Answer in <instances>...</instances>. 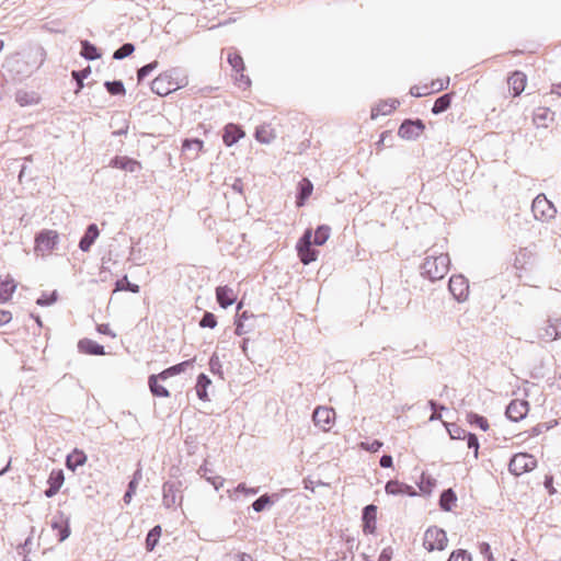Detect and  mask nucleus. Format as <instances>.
<instances>
[{
  "mask_svg": "<svg viewBox=\"0 0 561 561\" xmlns=\"http://www.w3.org/2000/svg\"><path fill=\"white\" fill-rule=\"evenodd\" d=\"M216 325H217V319H216L215 314L206 311L199 321V327L214 329Z\"/></svg>",
  "mask_w": 561,
  "mask_h": 561,
  "instance_id": "nucleus-49",
  "label": "nucleus"
},
{
  "mask_svg": "<svg viewBox=\"0 0 561 561\" xmlns=\"http://www.w3.org/2000/svg\"><path fill=\"white\" fill-rule=\"evenodd\" d=\"M243 136H244V133L242 131V129L239 126H237L234 124H228L225 127V133H224L222 139L227 146H232Z\"/></svg>",
  "mask_w": 561,
  "mask_h": 561,
  "instance_id": "nucleus-22",
  "label": "nucleus"
},
{
  "mask_svg": "<svg viewBox=\"0 0 561 561\" xmlns=\"http://www.w3.org/2000/svg\"><path fill=\"white\" fill-rule=\"evenodd\" d=\"M141 479H142V472H141V469H140V468H138V469L134 472L133 478H131V480L129 481L127 489L133 490V491H135V492H136V489H137V486H138L139 482L141 481Z\"/></svg>",
  "mask_w": 561,
  "mask_h": 561,
  "instance_id": "nucleus-56",
  "label": "nucleus"
},
{
  "mask_svg": "<svg viewBox=\"0 0 561 561\" xmlns=\"http://www.w3.org/2000/svg\"><path fill=\"white\" fill-rule=\"evenodd\" d=\"M379 463L382 468H390L393 463L392 457L390 455H383L381 456Z\"/></svg>",
  "mask_w": 561,
  "mask_h": 561,
  "instance_id": "nucleus-64",
  "label": "nucleus"
},
{
  "mask_svg": "<svg viewBox=\"0 0 561 561\" xmlns=\"http://www.w3.org/2000/svg\"><path fill=\"white\" fill-rule=\"evenodd\" d=\"M549 115V110L548 108H545V107H539L536 113H535V117H534V121L537 123V124H540V125H545L543 124V121L547 119Z\"/></svg>",
  "mask_w": 561,
  "mask_h": 561,
  "instance_id": "nucleus-57",
  "label": "nucleus"
},
{
  "mask_svg": "<svg viewBox=\"0 0 561 561\" xmlns=\"http://www.w3.org/2000/svg\"><path fill=\"white\" fill-rule=\"evenodd\" d=\"M59 241V234L56 230L45 229L35 237V251L45 254L53 251Z\"/></svg>",
  "mask_w": 561,
  "mask_h": 561,
  "instance_id": "nucleus-6",
  "label": "nucleus"
},
{
  "mask_svg": "<svg viewBox=\"0 0 561 561\" xmlns=\"http://www.w3.org/2000/svg\"><path fill=\"white\" fill-rule=\"evenodd\" d=\"M87 461V455L79 449H75L66 458V466L69 470L75 471L78 467L83 466Z\"/></svg>",
  "mask_w": 561,
  "mask_h": 561,
  "instance_id": "nucleus-24",
  "label": "nucleus"
},
{
  "mask_svg": "<svg viewBox=\"0 0 561 561\" xmlns=\"http://www.w3.org/2000/svg\"><path fill=\"white\" fill-rule=\"evenodd\" d=\"M313 190L312 183L308 179H302L298 185L297 206H302L305 201L311 195Z\"/></svg>",
  "mask_w": 561,
  "mask_h": 561,
  "instance_id": "nucleus-25",
  "label": "nucleus"
},
{
  "mask_svg": "<svg viewBox=\"0 0 561 561\" xmlns=\"http://www.w3.org/2000/svg\"><path fill=\"white\" fill-rule=\"evenodd\" d=\"M211 383V380L205 374H199L196 382L197 397L203 400H208L207 387Z\"/></svg>",
  "mask_w": 561,
  "mask_h": 561,
  "instance_id": "nucleus-28",
  "label": "nucleus"
},
{
  "mask_svg": "<svg viewBox=\"0 0 561 561\" xmlns=\"http://www.w3.org/2000/svg\"><path fill=\"white\" fill-rule=\"evenodd\" d=\"M253 329V324L252 323H247L242 320H237L236 321V334L237 335H243V334H247L249 333L251 330Z\"/></svg>",
  "mask_w": 561,
  "mask_h": 561,
  "instance_id": "nucleus-53",
  "label": "nucleus"
},
{
  "mask_svg": "<svg viewBox=\"0 0 561 561\" xmlns=\"http://www.w3.org/2000/svg\"><path fill=\"white\" fill-rule=\"evenodd\" d=\"M80 353L89 355H104V346L90 339H82L78 342Z\"/></svg>",
  "mask_w": 561,
  "mask_h": 561,
  "instance_id": "nucleus-20",
  "label": "nucleus"
},
{
  "mask_svg": "<svg viewBox=\"0 0 561 561\" xmlns=\"http://www.w3.org/2000/svg\"><path fill=\"white\" fill-rule=\"evenodd\" d=\"M272 504H273L272 496H270L268 494H263L252 503V508L256 513H261Z\"/></svg>",
  "mask_w": 561,
  "mask_h": 561,
  "instance_id": "nucleus-41",
  "label": "nucleus"
},
{
  "mask_svg": "<svg viewBox=\"0 0 561 561\" xmlns=\"http://www.w3.org/2000/svg\"><path fill=\"white\" fill-rule=\"evenodd\" d=\"M449 291L458 301L467 299L469 294V283L462 275H454L449 279Z\"/></svg>",
  "mask_w": 561,
  "mask_h": 561,
  "instance_id": "nucleus-10",
  "label": "nucleus"
},
{
  "mask_svg": "<svg viewBox=\"0 0 561 561\" xmlns=\"http://www.w3.org/2000/svg\"><path fill=\"white\" fill-rule=\"evenodd\" d=\"M16 286L12 279H0V302L8 301L14 293Z\"/></svg>",
  "mask_w": 561,
  "mask_h": 561,
  "instance_id": "nucleus-30",
  "label": "nucleus"
},
{
  "mask_svg": "<svg viewBox=\"0 0 561 561\" xmlns=\"http://www.w3.org/2000/svg\"><path fill=\"white\" fill-rule=\"evenodd\" d=\"M449 263L447 254L427 255L421 265V274L432 282L442 279L449 270Z\"/></svg>",
  "mask_w": 561,
  "mask_h": 561,
  "instance_id": "nucleus-2",
  "label": "nucleus"
},
{
  "mask_svg": "<svg viewBox=\"0 0 561 561\" xmlns=\"http://www.w3.org/2000/svg\"><path fill=\"white\" fill-rule=\"evenodd\" d=\"M467 421L471 425H476V426L480 427L482 431H488V428H489L488 420L484 416L479 415L477 413H473V412L467 413Z\"/></svg>",
  "mask_w": 561,
  "mask_h": 561,
  "instance_id": "nucleus-38",
  "label": "nucleus"
},
{
  "mask_svg": "<svg viewBox=\"0 0 561 561\" xmlns=\"http://www.w3.org/2000/svg\"><path fill=\"white\" fill-rule=\"evenodd\" d=\"M91 73V68L87 67L83 70H73L72 71V78L77 82V90L76 93H79V91L83 88V80Z\"/></svg>",
  "mask_w": 561,
  "mask_h": 561,
  "instance_id": "nucleus-45",
  "label": "nucleus"
},
{
  "mask_svg": "<svg viewBox=\"0 0 561 561\" xmlns=\"http://www.w3.org/2000/svg\"><path fill=\"white\" fill-rule=\"evenodd\" d=\"M12 319V314L10 311L0 309V327L9 323Z\"/></svg>",
  "mask_w": 561,
  "mask_h": 561,
  "instance_id": "nucleus-61",
  "label": "nucleus"
},
{
  "mask_svg": "<svg viewBox=\"0 0 561 561\" xmlns=\"http://www.w3.org/2000/svg\"><path fill=\"white\" fill-rule=\"evenodd\" d=\"M561 336V319H548L542 328L538 330V337L550 342Z\"/></svg>",
  "mask_w": 561,
  "mask_h": 561,
  "instance_id": "nucleus-11",
  "label": "nucleus"
},
{
  "mask_svg": "<svg viewBox=\"0 0 561 561\" xmlns=\"http://www.w3.org/2000/svg\"><path fill=\"white\" fill-rule=\"evenodd\" d=\"M425 125L421 119H405L398 129V135L402 139L415 140L424 131Z\"/></svg>",
  "mask_w": 561,
  "mask_h": 561,
  "instance_id": "nucleus-8",
  "label": "nucleus"
},
{
  "mask_svg": "<svg viewBox=\"0 0 561 561\" xmlns=\"http://www.w3.org/2000/svg\"><path fill=\"white\" fill-rule=\"evenodd\" d=\"M216 299L221 308H228L236 301L237 297L232 288L228 286H219L216 288Z\"/></svg>",
  "mask_w": 561,
  "mask_h": 561,
  "instance_id": "nucleus-19",
  "label": "nucleus"
},
{
  "mask_svg": "<svg viewBox=\"0 0 561 561\" xmlns=\"http://www.w3.org/2000/svg\"><path fill=\"white\" fill-rule=\"evenodd\" d=\"M376 514H377V506L374 504H369L364 507L363 510V531L365 534H374L376 530Z\"/></svg>",
  "mask_w": 561,
  "mask_h": 561,
  "instance_id": "nucleus-15",
  "label": "nucleus"
},
{
  "mask_svg": "<svg viewBox=\"0 0 561 561\" xmlns=\"http://www.w3.org/2000/svg\"><path fill=\"white\" fill-rule=\"evenodd\" d=\"M446 430L451 439H465L468 432L455 423H446Z\"/></svg>",
  "mask_w": 561,
  "mask_h": 561,
  "instance_id": "nucleus-37",
  "label": "nucleus"
},
{
  "mask_svg": "<svg viewBox=\"0 0 561 561\" xmlns=\"http://www.w3.org/2000/svg\"><path fill=\"white\" fill-rule=\"evenodd\" d=\"M159 379H160L159 375L149 376L148 385H149L151 393L156 397H161V398L170 397L169 390L158 382Z\"/></svg>",
  "mask_w": 561,
  "mask_h": 561,
  "instance_id": "nucleus-26",
  "label": "nucleus"
},
{
  "mask_svg": "<svg viewBox=\"0 0 561 561\" xmlns=\"http://www.w3.org/2000/svg\"><path fill=\"white\" fill-rule=\"evenodd\" d=\"M193 362H194V359L184 360L180 364H176L174 366H171V367L164 369L163 371H161L159 374L160 380L163 381V380L168 379L169 377L184 373L187 367H191L193 365Z\"/></svg>",
  "mask_w": 561,
  "mask_h": 561,
  "instance_id": "nucleus-23",
  "label": "nucleus"
},
{
  "mask_svg": "<svg viewBox=\"0 0 561 561\" xmlns=\"http://www.w3.org/2000/svg\"><path fill=\"white\" fill-rule=\"evenodd\" d=\"M451 103V96L450 94L446 93L437 98L434 102V105L432 107V113L437 115L445 111H447Z\"/></svg>",
  "mask_w": 561,
  "mask_h": 561,
  "instance_id": "nucleus-32",
  "label": "nucleus"
},
{
  "mask_svg": "<svg viewBox=\"0 0 561 561\" xmlns=\"http://www.w3.org/2000/svg\"><path fill=\"white\" fill-rule=\"evenodd\" d=\"M448 561H471V554L466 550L459 549L451 552Z\"/></svg>",
  "mask_w": 561,
  "mask_h": 561,
  "instance_id": "nucleus-52",
  "label": "nucleus"
},
{
  "mask_svg": "<svg viewBox=\"0 0 561 561\" xmlns=\"http://www.w3.org/2000/svg\"><path fill=\"white\" fill-rule=\"evenodd\" d=\"M300 261L309 264L317 260L318 251L311 248V230H306L297 244Z\"/></svg>",
  "mask_w": 561,
  "mask_h": 561,
  "instance_id": "nucleus-9",
  "label": "nucleus"
},
{
  "mask_svg": "<svg viewBox=\"0 0 561 561\" xmlns=\"http://www.w3.org/2000/svg\"><path fill=\"white\" fill-rule=\"evenodd\" d=\"M208 471L209 469L206 466H202L198 469V473L211 483L216 490H219L224 485L225 479L220 476L207 477Z\"/></svg>",
  "mask_w": 561,
  "mask_h": 561,
  "instance_id": "nucleus-39",
  "label": "nucleus"
},
{
  "mask_svg": "<svg viewBox=\"0 0 561 561\" xmlns=\"http://www.w3.org/2000/svg\"><path fill=\"white\" fill-rule=\"evenodd\" d=\"M135 50V46L131 43L123 44L118 49H116L113 54V58L116 60L124 59L130 56Z\"/></svg>",
  "mask_w": 561,
  "mask_h": 561,
  "instance_id": "nucleus-42",
  "label": "nucleus"
},
{
  "mask_svg": "<svg viewBox=\"0 0 561 561\" xmlns=\"http://www.w3.org/2000/svg\"><path fill=\"white\" fill-rule=\"evenodd\" d=\"M529 410V403L526 400H512L505 410L506 416L513 421L518 422L523 420Z\"/></svg>",
  "mask_w": 561,
  "mask_h": 561,
  "instance_id": "nucleus-13",
  "label": "nucleus"
},
{
  "mask_svg": "<svg viewBox=\"0 0 561 561\" xmlns=\"http://www.w3.org/2000/svg\"><path fill=\"white\" fill-rule=\"evenodd\" d=\"M335 416V412L332 408L318 407L312 414L313 422L317 426L327 431Z\"/></svg>",
  "mask_w": 561,
  "mask_h": 561,
  "instance_id": "nucleus-14",
  "label": "nucleus"
},
{
  "mask_svg": "<svg viewBox=\"0 0 561 561\" xmlns=\"http://www.w3.org/2000/svg\"><path fill=\"white\" fill-rule=\"evenodd\" d=\"M209 368L213 374H217L221 369V364L217 355H213L209 359Z\"/></svg>",
  "mask_w": 561,
  "mask_h": 561,
  "instance_id": "nucleus-58",
  "label": "nucleus"
},
{
  "mask_svg": "<svg viewBox=\"0 0 561 561\" xmlns=\"http://www.w3.org/2000/svg\"><path fill=\"white\" fill-rule=\"evenodd\" d=\"M234 491L242 492L245 495H254L259 492V488H247L244 483H239Z\"/></svg>",
  "mask_w": 561,
  "mask_h": 561,
  "instance_id": "nucleus-59",
  "label": "nucleus"
},
{
  "mask_svg": "<svg viewBox=\"0 0 561 561\" xmlns=\"http://www.w3.org/2000/svg\"><path fill=\"white\" fill-rule=\"evenodd\" d=\"M392 550L391 548H385L378 557L377 561H391Z\"/></svg>",
  "mask_w": 561,
  "mask_h": 561,
  "instance_id": "nucleus-62",
  "label": "nucleus"
},
{
  "mask_svg": "<svg viewBox=\"0 0 561 561\" xmlns=\"http://www.w3.org/2000/svg\"><path fill=\"white\" fill-rule=\"evenodd\" d=\"M104 87L112 95H124L126 92L125 87L121 80L106 81Z\"/></svg>",
  "mask_w": 561,
  "mask_h": 561,
  "instance_id": "nucleus-40",
  "label": "nucleus"
},
{
  "mask_svg": "<svg viewBox=\"0 0 561 561\" xmlns=\"http://www.w3.org/2000/svg\"><path fill=\"white\" fill-rule=\"evenodd\" d=\"M274 137L275 136L268 126H260L255 130V138L262 144H270Z\"/></svg>",
  "mask_w": 561,
  "mask_h": 561,
  "instance_id": "nucleus-35",
  "label": "nucleus"
},
{
  "mask_svg": "<svg viewBox=\"0 0 561 561\" xmlns=\"http://www.w3.org/2000/svg\"><path fill=\"white\" fill-rule=\"evenodd\" d=\"M111 165L128 172H137L140 169V163L128 157H115L111 161Z\"/></svg>",
  "mask_w": 561,
  "mask_h": 561,
  "instance_id": "nucleus-21",
  "label": "nucleus"
},
{
  "mask_svg": "<svg viewBox=\"0 0 561 561\" xmlns=\"http://www.w3.org/2000/svg\"><path fill=\"white\" fill-rule=\"evenodd\" d=\"M527 77L522 71H514L507 79L508 87L513 90L514 96L520 95L525 90Z\"/></svg>",
  "mask_w": 561,
  "mask_h": 561,
  "instance_id": "nucleus-18",
  "label": "nucleus"
},
{
  "mask_svg": "<svg viewBox=\"0 0 561 561\" xmlns=\"http://www.w3.org/2000/svg\"><path fill=\"white\" fill-rule=\"evenodd\" d=\"M57 299V293L53 291L51 294H45L43 293L41 297L36 300V304L38 306H50L53 305Z\"/></svg>",
  "mask_w": 561,
  "mask_h": 561,
  "instance_id": "nucleus-51",
  "label": "nucleus"
},
{
  "mask_svg": "<svg viewBox=\"0 0 561 561\" xmlns=\"http://www.w3.org/2000/svg\"><path fill=\"white\" fill-rule=\"evenodd\" d=\"M182 483L180 481H167L162 485V504L165 508H173L182 501Z\"/></svg>",
  "mask_w": 561,
  "mask_h": 561,
  "instance_id": "nucleus-5",
  "label": "nucleus"
},
{
  "mask_svg": "<svg viewBox=\"0 0 561 561\" xmlns=\"http://www.w3.org/2000/svg\"><path fill=\"white\" fill-rule=\"evenodd\" d=\"M100 236V230L95 224H90L82 238L79 241V249L83 252L90 251L92 244Z\"/></svg>",
  "mask_w": 561,
  "mask_h": 561,
  "instance_id": "nucleus-16",
  "label": "nucleus"
},
{
  "mask_svg": "<svg viewBox=\"0 0 561 561\" xmlns=\"http://www.w3.org/2000/svg\"><path fill=\"white\" fill-rule=\"evenodd\" d=\"M228 62L236 72H241L244 70L243 59L238 53H230L228 55Z\"/></svg>",
  "mask_w": 561,
  "mask_h": 561,
  "instance_id": "nucleus-46",
  "label": "nucleus"
},
{
  "mask_svg": "<svg viewBox=\"0 0 561 561\" xmlns=\"http://www.w3.org/2000/svg\"><path fill=\"white\" fill-rule=\"evenodd\" d=\"M446 531L436 526L426 529L423 539V546L427 551L444 550L447 546Z\"/></svg>",
  "mask_w": 561,
  "mask_h": 561,
  "instance_id": "nucleus-3",
  "label": "nucleus"
},
{
  "mask_svg": "<svg viewBox=\"0 0 561 561\" xmlns=\"http://www.w3.org/2000/svg\"><path fill=\"white\" fill-rule=\"evenodd\" d=\"M203 145L204 142L198 138L185 139L182 145V150L184 152H191L192 158H196L203 149Z\"/></svg>",
  "mask_w": 561,
  "mask_h": 561,
  "instance_id": "nucleus-29",
  "label": "nucleus"
},
{
  "mask_svg": "<svg viewBox=\"0 0 561 561\" xmlns=\"http://www.w3.org/2000/svg\"><path fill=\"white\" fill-rule=\"evenodd\" d=\"M533 256V253L527 249L519 250L518 254L515 257V267L524 268L525 264H527L528 259Z\"/></svg>",
  "mask_w": 561,
  "mask_h": 561,
  "instance_id": "nucleus-48",
  "label": "nucleus"
},
{
  "mask_svg": "<svg viewBox=\"0 0 561 561\" xmlns=\"http://www.w3.org/2000/svg\"><path fill=\"white\" fill-rule=\"evenodd\" d=\"M64 481L65 476L62 470H53L48 477L47 483L48 485H51L60 490L61 485L64 484Z\"/></svg>",
  "mask_w": 561,
  "mask_h": 561,
  "instance_id": "nucleus-44",
  "label": "nucleus"
},
{
  "mask_svg": "<svg viewBox=\"0 0 561 561\" xmlns=\"http://www.w3.org/2000/svg\"><path fill=\"white\" fill-rule=\"evenodd\" d=\"M531 211L537 220L547 221L554 217L557 210L553 204L543 194L535 197L531 204Z\"/></svg>",
  "mask_w": 561,
  "mask_h": 561,
  "instance_id": "nucleus-4",
  "label": "nucleus"
},
{
  "mask_svg": "<svg viewBox=\"0 0 561 561\" xmlns=\"http://www.w3.org/2000/svg\"><path fill=\"white\" fill-rule=\"evenodd\" d=\"M466 438H467L468 448H471V449L474 450V457L477 458L478 457V450H479L478 437L474 434H472V433H468Z\"/></svg>",
  "mask_w": 561,
  "mask_h": 561,
  "instance_id": "nucleus-55",
  "label": "nucleus"
},
{
  "mask_svg": "<svg viewBox=\"0 0 561 561\" xmlns=\"http://www.w3.org/2000/svg\"><path fill=\"white\" fill-rule=\"evenodd\" d=\"M115 286L116 290H128L134 294H137L140 290V287L137 284L130 283L127 276H124L122 279H118Z\"/></svg>",
  "mask_w": 561,
  "mask_h": 561,
  "instance_id": "nucleus-43",
  "label": "nucleus"
},
{
  "mask_svg": "<svg viewBox=\"0 0 561 561\" xmlns=\"http://www.w3.org/2000/svg\"><path fill=\"white\" fill-rule=\"evenodd\" d=\"M330 227L329 226H319L314 232L313 243L316 245H322L327 242L330 237Z\"/></svg>",
  "mask_w": 561,
  "mask_h": 561,
  "instance_id": "nucleus-36",
  "label": "nucleus"
},
{
  "mask_svg": "<svg viewBox=\"0 0 561 561\" xmlns=\"http://www.w3.org/2000/svg\"><path fill=\"white\" fill-rule=\"evenodd\" d=\"M15 99H16V102L20 103V105H22V106L30 103L28 94L26 92L19 91L16 93Z\"/></svg>",
  "mask_w": 561,
  "mask_h": 561,
  "instance_id": "nucleus-63",
  "label": "nucleus"
},
{
  "mask_svg": "<svg viewBox=\"0 0 561 561\" xmlns=\"http://www.w3.org/2000/svg\"><path fill=\"white\" fill-rule=\"evenodd\" d=\"M51 528L56 531L58 541L62 542L70 536L69 517L58 511L51 520Z\"/></svg>",
  "mask_w": 561,
  "mask_h": 561,
  "instance_id": "nucleus-12",
  "label": "nucleus"
},
{
  "mask_svg": "<svg viewBox=\"0 0 561 561\" xmlns=\"http://www.w3.org/2000/svg\"><path fill=\"white\" fill-rule=\"evenodd\" d=\"M386 493L391 495L407 494L410 496L416 495L415 490L405 483H401L398 480H390L385 486Z\"/></svg>",
  "mask_w": 561,
  "mask_h": 561,
  "instance_id": "nucleus-17",
  "label": "nucleus"
},
{
  "mask_svg": "<svg viewBox=\"0 0 561 561\" xmlns=\"http://www.w3.org/2000/svg\"><path fill=\"white\" fill-rule=\"evenodd\" d=\"M436 484V480L430 476H426V474H422L421 477V482H420V490L424 493H431L433 488L435 486Z\"/></svg>",
  "mask_w": 561,
  "mask_h": 561,
  "instance_id": "nucleus-47",
  "label": "nucleus"
},
{
  "mask_svg": "<svg viewBox=\"0 0 561 561\" xmlns=\"http://www.w3.org/2000/svg\"><path fill=\"white\" fill-rule=\"evenodd\" d=\"M359 446L362 449L366 451L376 453L382 447V442L378 439H375L371 443L362 442Z\"/></svg>",
  "mask_w": 561,
  "mask_h": 561,
  "instance_id": "nucleus-54",
  "label": "nucleus"
},
{
  "mask_svg": "<svg viewBox=\"0 0 561 561\" xmlns=\"http://www.w3.org/2000/svg\"><path fill=\"white\" fill-rule=\"evenodd\" d=\"M187 84V78L176 68L160 73L151 82V91L160 96L170 94Z\"/></svg>",
  "mask_w": 561,
  "mask_h": 561,
  "instance_id": "nucleus-1",
  "label": "nucleus"
},
{
  "mask_svg": "<svg viewBox=\"0 0 561 561\" xmlns=\"http://www.w3.org/2000/svg\"><path fill=\"white\" fill-rule=\"evenodd\" d=\"M81 56L88 60H95L101 57L98 48L89 41L81 42Z\"/></svg>",
  "mask_w": 561,
  "mask_h": 561,
  "instance_id": "nucleus-31",
  "label": "nucleus"
},
{
  "mask_svg": "<svg viewBox=\"0 0 561 561\" xmlns=\"http://www.w3.org/2000/svg\"><path fill=\"white\" fill-rule=\"evenodd\" d=\"M398 100H392L391 103L383 102L380 103L376 108L371 111V117H376L378 115H389L396 107L399 105Z\"/></svg>",
  "mask_w": 561,
  "mask_h": 561,
  "instance_id": "nucleus-33",
  "label": "nucleus"
},
{
  "mask_svg": "<svg viewBox=\"0 0 561 561\" xmlns=\"http://www.w3.org/2000/svg\"><path fill=\"white\" fill-rule=\"evenodd\" d=\"M536 460L531 455L520 453L516 454L510 461L508 470L515 476H520L535 468Z\"/></svg>",
  "mask_w": 561,
  "mask_h": 561,
  "instance_id": "nucleus-7",
  "label": "nucleus"
},
{
  "mask_svg": "<svg viewBox=\"0 0 561 561\" xmlns=\"http://www.w3.org/2000/svg\"><path fill=\"white\" fill-rule=\"evenodd\" d=\"M457 501V495L453 489L444 490L439 497V507L445 512H450Z\"/></svg>",
  "mask_w": 561,
  "mask_h": 561,
  "instance_id": "nucleus-27",
  "label": "nucleus"
},
{
  "mask_svg": "<svg viewBox=\"0 0 561 561\" xmlns=\"http://www.w3.org/2000/svg\"><path fill=\"white\" fill-rule=\"evenodd\" d=\"M161 536V526L157 525L147 535L146 538V549L148 551H152L158 545L159 538Z\"/></svg>",
  "mask_w": 561,
  "mask_h": 561,
  "instance_id": "nucleus-34",
  "label": "nucleus"
},
{
  "mask_svg": "<svg viewBox=\"0 0 561 561\" xmlns=\"http://www.w3.org/2000/svg\"><path fill=\"white\" fill-rule=\"evenodd\" d=\"M239 76L236 77V81L239 82L240 87L249 88L251 85V80L248 76L243 75V71L238 72Z\"/></svg>",
  "mask_w": 561,
  "mask_h": 561,
  "instance_id": "nucleus-60",
  "label": "nucleus"
},
{
  "mask_svg": "<svg viewBox=\"0 0 561 561\" xmlns=\"http://www.w3.org/2000/svg\"><path fill=\"white\" fill-rule=\"evenodd\" d=\"M158 65H159L158 61L154 60V61L149 62V64L142 66L141 68H139L137 71L138 81L144 80L148 75H150L158 67Z\"/></svg>",
  "mask_w": 561,
  "mask_h": 561,
  "instance_id": "nucleus-50",
  "label": "nucleus"
}]
</instances>
